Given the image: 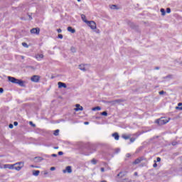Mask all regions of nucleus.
<instances>
[{"label":"nucleus","mask_w":182,"mask_h":182,"mask_svg":"<svg viewBox=\"0 0 182 182\" xmlns=\"http://www.w3.org/2000/svg\"><path fill=\"white\" fill-rule=\"evenodd\" d=\"M79 69L80 70H83V72H85V71H86V68H85V65H79Z\"/></svg>","instance_id":"18"},{"label":"nucleus","mask_w":182,"mask_h":182,"mask_svg":"<svg viewBox=\"0 0 182 182\" xmlns=\"http://www.w3.org/2000/svg\"><path fill=\"white\" fill-rule=\"evenodd\" d=\"M23 81L21 80H17V82L16 83V85H19L20 86H23Z\"/></svg>","instance_id":"17"},{"label":"nucleus","mask_w":182,"mask_h":182,"mask_svg":"<svg viewBox=\"0 0 182 182\" xmlns=\"http://www.w3.org/2000/svg\"><path fill=\"white\" fill-rule=\"evenodd\" d=\"M36 59L39 60L40 59H43V54H37L36 55Z\"/></svg>","instance_id":"15"},{"label":"nucleus","mask_w":182,"mask_h":182,"mask_svg":"<svg viewBox=\"0 0 182 182\" xmlns=\"http://www.w3.org/2000/svg\"><path fill=\"white\" fill-rule=\"evenodd\" d=\"M72 52H76V49L75 48H71Z\"/></svg>","instance_id":"35"},{"label":"nucleus","mask_w":182,"mask_h":182,"mask_svg":"<svg viewBox=\"0 0 182 182\" xmlns=\"http://www.w3.org/2000/svg\"><path fill=\"white\" fill-rule=\"evenodd\" d=\"M67 31H68V32H70L71 33H75V32H76V30L70 26L68 27Z\"/></svg>","instance_id":"12"},{"label":"nucleus","mask_w":182,"mask_h":182,"mask_svg":"<svg viewBox=\"0 0 182 182\" xmlns=\"http://www.w3.org/2000/svg\"><path fill=\"white\" fill-rule=\"evenodd\" d=\"M144 160V158L143 157H139L138 159H135L134 161L132 162V164L134 166H136V164H140L141 161Z\"/></svg>","instance_id":"3"},{"label":"nucleus","mask_w":182,"mask_h":182,"mask_svg":"<svg viewBox=\"0 0 182 182\" xmlns=\"http://www.w3.org/2000/svg\"><path fill=\"white\" fill-rule=\"evenodd\" d=\"M93 112H96V110H102V108L100 107H95L92 109Z\"/></svg>","instance_id":"20"},{"label":"nucleus","mask_w":182,"mask_h":182,"mask_svg":"<svg viewBox=\"0 0 182 182\" xmlns=\"http://www.w3.org/2000/svg\"><path fill=\"white\" fill-rule=\"evenodd\" d=\"M159 95H164V91H161V92H159Z\"/></svg>","instance_id":"39"},{"label":"nucleus","mask_w":182,"mask_h":182,"mask_svg":"<svg viewBox=\"0 0 182 182\" xmlns=\"http://www.w3.org/2000/svg\"><path fill=\"white\" fill-rule=\"evenodd\" d=\"M9 129H14V124H10L9 125Z\"/></svg>","instance_id":"31"},{"label":"nucleus","mask_w":182,"mask_h":182,"mask_svg":"<svg viewBox=\"0 0 182 182\" xmlns=\"http://www.w3.org/2000/svg\"><path fill=\"white\" fill-rule=\"evenodd\" d=\"M126 157H127V159H129V157H132V154H126Z\"/></svg>","instance_id":"27"},{"label":"nucleus","mask_w":182,"mask_h":182,"mask_svg":"<svg viewBox=\"0 0 182 182\" xmlns=\"http://www.w3.org/2000/svg\"><path fill=\"white\" fill-rule=\"evenodd\" d=\"M120 174H122V173H119L117 175V176L119 177V176H120Z\"/></svg>","instance_id":"46"},{"label":"nucleus","mask_w":182,"mask_h":182,"mask_svg":"<svg viewBox=\"0 0 182 182\" xmlns=\"http://www.w3.org/2000/svg\"><path fill=\"white\" fill-rule=\"evenodd\" d=\"M167 14H170L171 12V9L170 8L166 9Z\"/></svg>","instance_id":"26"},{"label":"nucleus","mask_w":182,"mask_h":182,"mask_svg":"<svg viewBox=\"0 0 182 182\" xmlns=\"http://www.w3.org/2000/svg\"><path fill=\"white\" fill-rule=\"evenodd\" d=\"M0 93H4V88H0Z\"/></svg>","instance_id":"36"},{"label":"nucleus","mask_w":182,"mask_h":182,"mask_svg":"<svg viewBox=\"0 0 182 182\" xmlns=\"http://www.w3.org/2000/svg\"><path fill=\"white\" fill-rule=\"evenodd\" d=\"M54 149H59V147L57 146V147H55Z\"/></svg>","instance_id":"45"},{"label":"nucleus","mask_w":182,"mask_h":182,"mask_svg":"<svg viewBox=\"0 0 182 182\" xmlns=\"http://www.w3.org/2000/svg\"><path fill=\"white\" fill-rule=\"evenodd\" d=\"M33 126H35V124H33Z\"/></svg>","instance_id":"50"},{"label":"nucleus","mask_w":182,"mask_h":182,"mask_svg":"<svg viewBox=\"0 0 182 182\" xmlns=\"http://www.w3.org/2000/svg\"><path fill=\"white\" fill-rule=\"evenodd\" d=\"M102 173H105V168H101Z\"/></svg>","instance_id":"40"},{"label":"nucleus","mask_w":182,"mask_h":182,"mask_svg":"<svg viewBox=\"0 0 182 182\" xmlns=\"http://www.w3.org/2000/svg\"><path fill=\"white\" fill-rule=\"evenodd\" d=\"M55 167H51V168H50V171H55Z\"/></svg>","instance_id":"38"},{"label":"nucleus","mask_w":182,"mask_h":182,"mask_svg":"<svg viewBox=\"0 0 182 182\" xmlns=\"http://www.w3.org/2000/svg\"><path fill=\"white\" fill-rule=\"evenodd\" d=\"M131 143H133L135 141L136 138H129Z\"/></svg>","instance_id":"25"},{"label":"nucleus","mask_w":182,"mask_h":182,"mask_svg":"<svg viewBox=\"0 0 182 182\" xmlns=\"http://www.w3.org/2000/svg\"><path fill=\"white\" fill-rule=\"evenodd\" d=\"M72 173V167L71 166H67L66 168H65V170H63V173Z\"/></svg>","instance_id":"10"},{"label":"nucleus","mask_w":182,"mask_h":182,"mask_svg":"<svg viewBox=\"0 0 182 182\" xmlns=\"http://www.w3.org/2000/svg\"><path fill=\"white\" fill-rule=\"evenodd\" d=\"M4 168H9V170H12L13 168H14V164H5Z\"/></svg>","instance_id":"11"},{"label":"nucleus","mask_w":182,"mask_h":182,"mask_svg":"<svg viewBox=\"0 0 182 182\" xmlns=\"http://www.w3.org/2000/svg\"><path fill=\"white\" fill-rule=\"evenodd\" d=\"M58 156H63V152L59 151L58 152Z\"/></svg>","instance_id":"34"},{"label":"nucleus","mask_w":182,"mask_h":182,"mask_svg":"<svg viewBox=\"0 0 182 182\" xmlns=\"http://www.w3.org/2000/svg\"><path fill=\"white\" fill-rule=\"evenodd\" d=\"M181 64H182V62H181Z\"/></svg>","instance_id":"52"},{"label":"nucleus","mask_w":182,"mask_h":182,"mask_svg":"<svg viewBox=\"0 0 182 182\" xmlns=\"http://www.w3.org/2000/svg\"><path fill=\"white\" fill-rule=\"evenodd\" d=\"M84 124H89V122H84Z\"/></svg>","instance_id":"44"},{"label":"nucleus","mask_w":182,"mask_h":182,"mask_svg":"<svg viewBox=\"0 0 182 182\" xmlns=\"http://www.w3.org/2000/svg\"><path fill=\"white\" fill-rule=\"evenodd\" d=\"M134 176H138V173H137V172H134Z\"/></svg>","instance_id":"43"},{"label":"nucleus","mask_w":182,"mask_h":182,"mask_svg":"<svg viewBox=\"0 0 182 182\" xmlns=\"http://www.w3.org/2000/svg\"><path fill=\"white\" fill-rule=\"evenodd\" d=\"M41 80V77L39 75H33L31 77V81L35 82L36 83H38Z\"/></svg>","instance_id":"5"},{"label":"nucleus","mask_w":182,"mask_h":182,"mask_svg":"<svg viewBox=\"0 0 182 182\" xmlns=\"http://www.w3.org/2000/svg\"><path fill=\"white\" fill-rule=\"evenodd\" d=\"M153 167L154 168L157 167V164L156 163L154 164Z\"/></svg>","instance_id":"41"},{"label":"nucleus","mask_w":182,"mask_h":182,"mask_svg":"<svg viewBox=\"0 0 182 182\" xmlns=\"http://www.w3.org/2000/svg\"><path fill=\"white\" fill-rule=\"evenodd\" d=\"M161 12L162 15H166V10H164V9H161Z\"/></svg>","instance_id":"22"},{"label":"nucleus","mask_w":182,"mask_h":182,"mask_svg":"<svg viewBox=\"0 0 182 182\" xmlns=\"http://www.w3.org/2000/svg\"><path fill=\"white\" fill-rule=\"evenodd\" d=\"M58 134H59V129H56V130L54 132V136H58Z\"/></svg>","instance_id":"23"},{"label":"nucleus","mask_w":182,"mask_h":182,"mask_svg":"<svg viewBox=\"0 0 182 182\" xmlns=\"http://www.w3.org/2000/svg\"><path fill=\"white\" fill-rule=\"evenodd\" d=\"M8 80H9V82H11V83H16L18 82V79L14 77H8Z\"/></svg>","instance_id":"8"},{"label":"nucleus","mask_w":182,"mask_h":182,"mask_svg":"<svg viewBox=\"0 0 182 182\" xmlns=\"http://www.w3.org/2000/svg\"><path fill=\"white\" fill-rule=\"evenodd\" d=\"M59 39H63V36L62 34L58 35Z\"/></svg>","instance_id":"29"},{"label":"nucleus","mask_w":182,"mask_h":182,"mask_svg":"<svg viewBox=\"0 0 182 182\" xmlns=\"http://www.w3.org/2000/svg\"><path fill=\"white\" fill-rule=\"evenodd\" d=\"M156 161L160 162L161 161V159L160 157L156 158Z\"/></svg>","instance_id":"32"},{"label":"nucleus","mask_w":182,"mask_h":182,"mask_svg":"<svg viewBox=\"0 0 182 182\" xmlns=\"http://www.w3.org/2000/svg\"><path fill=\"white\" fill-rule=\"evenodd\" d=\"M130 137H132V135L130 134H123L122 135V139H124V140H129V139H130Z\"/></svg>","instance_id":"13"},{"label":"nucleus","mask_w":182,"mask_h":182,"mask_svg":"<svg viewBox=\"0 0 182 182\" xmlns=\"http://www.w3.org/2000/svg\"><path fill=\"white\" fill-rule=\"evenodd\" d=\"M40 173H41L40 171H35V170L33 171V174L34 176H39Z\"/></svg>","instance_id":"19"},{"label":"nucleus","mask_w":182,"mask_h":182,"mask_svg":"<svg viewBox=\"0 0 182 182\" xmlns=\"http://www.w3.org/2000/svg\"><path fill=\"white\" fill-rule=\"evenodd\" d=\"M22 45L25 47V48H28V44L26 43H22Z\"/></svg>","instance_id":"30"},{"label":"nucleus","mask_w":182,"mask_h":182,"mask_svg":"<svg viewBox=\"0 0 182 182\" xmlns=\"http://www.w3.org/2000/svg\"><path fill=\"white\" fill-rule=\"evenodd\" d=\"M181 170H182V167H181Z\"/></svg>","instance_id":"51"},{"label":"nucleus","mask_w":182,"mask_h":182,"mask_svg":"<svg viewBox=\"0 0 182 182\" xmlns=\"http://www.w3.org/2000/svg\"><path fill=\"white\" fill-rule=\"evenodd\" d=\"M52 157H58V155L56 154H52Z\"/></svg>","instance_id":"37"},{"label":"nucleus","mask_w":182,"mask_h":182,"mask_svg":"<svg viewBox=\"0 0 182 182\" xmlns=\"http://www.w3.org/2000/svg\"><path fill=\"white\" fill-rule=\"evenodd\" d=\"M170 122V118L167 117H161L158 119L155 120V123L158 124L159 126H163L164 124H167Z\"/></svg>","instance_id":"1"},{"label":"nucleus","mask_w":182,"mask_h":182,"mask_svg":"<svg viewBox=\"0 0 182 182\" xmlns=\"http://www.w3.org/2000/svg\"><path fill=\"white\" fill-rule=\"evenodd\" d=\"M102 116H107V112L105 111L101 113Z\"/></svg>","instance_id":"24"},{"label":"nucleus","mask_w":182,"mask_h":182,"mask_svg":"<svg viewBox=\"0 0 182 182\" xmlns=\"http://www.w3.org/2000/svg\"><path fill=\"white\" fill-rule=\"evenodd\" d=\"M117 6H116V5H112V6H111V9H116Z\"/></svg>","instance_id":"28"},{"label":"nucleus","mask_w":182,"mask_h":182,"mask_svg":"<svg viewBox=\"0 0 182 182\" xmlns=\"http://www.w3.org/2000/svg\"><path fill=\"white\" fill-rule=\"evenodd\" d=\"M30 123H31V124H32V122H31Z\"/></svg>","instance_id":"49"},{"label":"nucleus","mask_w":182,"mask_h":182,"mask_svg":"<svg viewBox=\"0 0 182 182\" xmlns=\"http://www.w3.org/2000/svg\"><path fill=\"white\" fill-rule=\"evenodd\" d=\"M88 26L91 28L92 29H96V23L93 21L87 22Z\"/></svg>","instance_id":"4"},{"label":"nucleus","mask_w":182,"mask_h":182,"mask_svg":"<svg viewBox=\"0 0 182 182\" xmlns=\"http://www.w3.org/2000/svg\"><path fill=\"white\" fill-rule=\"evenodd\" d=\"M78 2H80V0H77Z\"/></svg>","instance_id":"48"},{"label":"nucleus","mask_w":182,"mask_h":182,"mask_svg":"<svg viewBox=\"0 0 182 182\" xmlns=\"http://www.w3.org/2000/svg\"><path fill=\"white\" fill-rule=\"evenodd\" d=\"M14 126H17L18 125V122H14Z\"/></svg>","instance_id":"42"},{"label":"nucleus","mask_w":182,"mask_h":182,"mask_svg":"<svg viewBox=\"0 0 182 182\" xmlns=\"http://www.w3.org/2000/svg\"><path fill=\"white\" fill-rule=\"evenodd\" d=\"M112 137L114 138L116 140H119L120 136H119L118 133L115 132L112 134Z\"/></svg>","instance_id":"14"},{"label":"nucleus","mask_w":182,"mask_h":182,"mask_svg":"<svg viewBox=\"0 0 182 182\" xmlns=\"http://www.w3.org/2000/svg\"><path fill=\"white\" fill-rule=\"evenodd\" d=\"M58 87L60 89L62 87H64V89H66V87H67L66 84L64 82H58Z\"/></svg>","instance_id":"9"},{"label":"nucleus","mask_w":182,"mask_h":182,"mask_svg":"<svg viewBox=\"0 0 182 182\" xmlns=\"http://www.w3.org/2000/svg\"><path fill=\"white\" fill-rule=\"evenodd\" d=\"M40 32H41V29L39 28H35L31 30V33H33V34L36 33V35H39Z\"/></svg>","instance_id":"6"},{"label":"nucleus","mask_w":182,"mask_h":182,"mask_svg":"<svg viewBox=\"0 0 182 182\" xmlns=\"http://www.w3.org/2000/svg\"><path fill=\"white\" fill-rule=\"evenodd\" d=\"M23 166H24L23 162L16 163L14 164V170H16L17 171H21Z\"/></svg>","instance_id":"2"},{"label":"nucleus","mask_w":182,"mask_h":182,"mask_svg":"<svg viewBox=\"0 0 182 182\" xmlns=\"http://www.w3.org/2000/svg\"><path fill=\"white\" fill-rule=\"evenodd\" d=\"M44 174H48V172L44 173Z\"/></svg>","instance_id":"47"},{"label":"nucleus","mask_w":182,"mask_h":182,"mask_svg":"<svg viewBox=\"0 0 182 182\" xmlns=\"http://www.w3.org/2000/svg\"><path fill=\"white\" fill-rule=\"evenodd\" d=\"M81 18H82L83 22H85V23H87V22H89V21L86 20V16H85V14H82Z\"/></svg>","instance_id":"16"},{"label":"nucleus","mask_w":182,"mask_h":182,"mask_svg":"<svg viewBox=\"0 0 182 182\" xmlns=\"http://www.w3.org/2000/svg\"><path fill=\"white\" fill-rule=\"evenodd\" d=\"M75 107L76 108L74 109L75 112H79V111L82 112L83 110V107L80 106V105L79 104H77L75 105Z\"/></svg>","instance_id":"7"},{"label":"nucleus","mask_w":182,"mask_h":182,"mask_svg":"<svg viewBox=\"0 0 182 182\" xmlns=\"http://www.w3.org/2000/svg\"><path fill=\"white\" fill-rule=\"evenodd\" d=\"M91 163H92V164H97V161L96 159H92L91 160Z\"/></svg>","instance_id":"21"},{"label":"nucleus","mask_w":182,"mask_h":182,"mask_svg":"<svg viewBox=\"0 0 182 182\" xmlns=\"http://www.w3.org/2000/svg\"><path fill=\"white\" fill-rule=\"evenodd\" d=\"M57 32L58 33H60L62 32V29H60V28L57 29Z\"/></svg>","instance_id":"33"}]
</instances>
